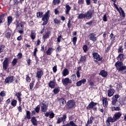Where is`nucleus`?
<instances>
[{
	"instance_id": "f257e3e1",
	"label": "nucleus",
	"mask_w": 126,
	"mask_h": 126,
	"mask_svg": "<svg viewBox=\"0 0 126 126\" xmlns=\"http://www.w3.org/2000/svg\"><path fill=\"white\" fill-rule=\"evenodd\" d=\"M26 22H20L19 24L18 22H17L16 24V29L18 30V33L20 34H23L24 33V25H26Z\"/></svg>"
},
{
	"instance_id": "f03ea898",
	"label": "nucleus",
	"mask_w": 126,
	"mask_h": 126,
	"mask_svg": "<svg viewBox=\"0 0 126 126\" xmlns=\"http://www.w3.org/2000/svg\"><path fill=\"white\" fill-rule=\"evenodd\" d=\"M115 66L118 71H123L126 69V66H124V63L122 62L118 61L115 63Z\"/></svg>"
},
{
	"instance_id": "7ed1b4c3",
	"label": "nucleus",
	"mask_w": 126,
	"mask_h": 126,
	"mask_svg": "<svg viewBox=\"0 0 126 126\" xmlns=\"http://www.w3.org/2000/svg\"><path fill=\"white\" fill-rule=\"evenodd\" d=\"M97 103L92 101L87 107V110H93V111H97Z\"/></svg>"
},
{
	"instance_id": "20e7f679",
	"label": "nucleus",
	"mask_w": 126,
	"mask_h": 126,
	"mask_svg": "<svg viewBox=\"0 0 126 126\" xmlns=\"http://www.w3.org/2000/svg\"><path fill=\"white\" fill-rule=\"evenodd\" d=\"M49 11H48L42 16V20L43 21L42 25H46L48 24V22L49 21Z\"/></svg>"
},
{
	"instance_id": "39448f33",
	"label": "nucleus",
	"mask_w": 126,
	"mask_h": 126,
	"mask_svg": "<svg viewBox=\"0 0 126 126\" xmlns=\"http://www.w3.org/2000/svg\"><path fill=\"white\" fill-rule=\"evenodd\" d=\"M66 114H64L63 115L62 117H58L57 119V121L56 124H60L61 123H63V124H64L65 123V121H66Z\"/></svg>"
},
{
	"instance_id": "423d86ee",
	"label": "nucleus",
	"mask_w": 126,
	"mask_h": 126,
	"mask_svg": "<svg viewBox=\"0 0 126 126\" xmlns=\"http://www.w3.org/2000/svg\"><path fill=\"white\" fill-rule=\"evenodd\" d=\"M62 83L64 86H67L69 84L72 83V81L68 78H65L62 79Z\"/></svg>"
},
{
	"instance_id": "0eeeda50",
	"label": "nucleus",
	"mask_w": 126,
	"mask_h": 126,
	"mask_svg": "<svg viewBox=\"0 0 126 126\" xmlns=\"http://www.w3.org/2000/svg\"><path fill=\"white\" fill-rule=\"evenodd\" d=\"M94 13V11L91 10H88L85 14L86 16V18L88 20H89L92 18L93 16V14Z\"/></svg>"
},
{
	"instance_id": "6e6552de",
	"label": "nucleus",
	"mask_w": 126,
	"mask_h": 126,
	"mask_svg": "<svg viewBox=\"0 0 126 126\" xmlns=\"http://www.w3.org/2000/svg\"><path fill=\"white\" fill-rule=\"evenodd\" d=\"M93 57L94 60H96L95 62H100L102 60V58L100 57V55L96 52H94L92 53Z\"/></svg>"
},
{
	"instance_id": "1a4fd4ad",
	"label": "nucleus",
	"mask_w": 126,
	"mask_h": 126,
	"mask_svg": "<svg viewBox=\"0 0 126 126\" xmlns=\"http://www.w3.org/2000/svg\"><path fill=\"white\" fill-rule=\"evenodd\" d=\"M74 105H75L74 101L72 100H69L67 102V103L66 104L67 106L66 107V109H67V110H69V109L73 108V107H74Z\"/></svg>"
},
{
	"instance_id": "9d476101",
	"label": "nucleus",
	"mask_w": 126,
	"mask_h": 126,
	"mask_svg": "<svg viewBox=\"0 0 126 126\" xmlns=\"http://www.w3.org/2000/svg\"><path fill=\"white\" fill-rule=\"evenodd\" d=\"M14 81V76H8L5 79L4 82L5 83L10 84L12 83Z\"/></svg>"
},
{
	"instance_id": "9b49d317",
	"label": "nucleus",
	"mask_w": 126,
	"mask_h": 126,
	"mask_svg": "<svg viewBox=\"0 0 126 126\" xmlns=\"http://www.w3.org/2000/svg\"><path fill=\"white\" fill-rule=\"evenodd\" d=\"M9 63L8 58H5L3 62V69H4V70L7 69V67L9 66Z\"/></svg>"
},
{
	"instance_id": "f8f14e48",
	"label": "nucleus",
	"mask_w": 126,
	"mask_h": 126,
	"mask_svg": "<svg viewBox=\"0 0 126 126\" xmlns=\"http://www.w3.org/2000/svg\"><path fill=\"white\" fill-rule=\"evenodd\" d=\"M89 39L93 42H96L97 41V37H96V34L95 33L92 32L90 33L88 36Z\"/></svg>"
},
{
	"instance_id": "ddd939ff",
	"label": "nucleus",
	"mask_w": 126,
	"mask_h": 126,
	"mask_svg": "<svg viewBox=\"0 0 126 126\" xmlns=\"http://www.w3.org/2000/svg\"><path fill=\"white\" fill-rule=\"evenodd\" d=\"M115 122L116 120L114 117L113 118L112 117H109L106 121V124H108V125L109 126V125H111L110 123H115Z\"/></svg>"
},
{
	"instance_id": "4468645a",
	"label": "nucleus",
	"mask_w": 126,
	"mask_h": 126,
	"mask_svg": "<svg viewBox=\"0 0 126 126\" xmlns=\"http://www.w3.org/2000/svg\"><path fill=\"white\" fill-rule=\"evenodd\" d=\"M50 36H51V32H47L45 34H43L42 39L44 40V41H46L47 39L50 38Z\"/></svg>"
},
{
	"instance_id": "2eb2a0df",
	"label": "nucleus",
	"mask_w": 126,
	"mask_h": 126,
	"mask_svg": "<svg viewBox=\"0 0 126 126\" xmlns=\"http://www.w3.org/2000/svg\"><path fill=\"white\" fill-rule=\"evenodd\" d=\"M115 90L114 89L110 88L109 90L107 91V96L108 97H112L115 94Z\"/></svg>"
},
{
	"instance_id": "dca6fc26",
	"label": "nucleus",
	"mask_w": 126,
	"mask_h": 126,
	"mask_svg": "<svg viewBox=\"0 0 126 126\" xmlns=\"http://www.w3.org/2000/svg\"><path fill=\"white\" fill-rule=\"evenodd\" d=\"M102 101L103 107L104 108H107L109 105L108 101H107V97H102Z\"/></svg>"
},
{
	"instance_id": "f3484780",
	"label": "nucleus",
	"mask_w": 126,
	"mask_h": 126,
	"mask_svg": "<svg viewBox=\"0 0 126 126\" xmlns=\"http://www.w3.org/2000/svg\"><path fill=\"white\" fill-rule=\"evenodd\" d=\"M121 117H122V113L121 112L116 113L113 116V118H114V120H115L116 122H117Z\"/></svg>"
},
{
	"instance_id": "a211bd4d",
	"label": "nucleus",
	"mask_w": 126,
	"mask_h": 126,
	"mask_svg": "<svg viewBox=\"0 0 126 126\" xmlns=\"http://www.w3.org/2000/svg\"><path fill=\"white\" fill-rule=\"evenodd\" d=\"M15 95L16 96L18 99V101H19V104H21V101L22 100V98H21V96H22L21 92H19L18 93H17Z\"/></svg>"
},
{
	"instance_id": "6ab92c4d",
	"label": "nucleus",
	"mask_w": 126,
	"mask_h": 126,
	"mask_svg": "<svg viewBox=\"0 0 126 126\" xmlns=\"http://www.w3.org/2000/svg\"><path fill=\"white\" fill-rule=\"evenodd\" d=\"M48 86L50 88H55L56 87V80L54 79L53 81H50L48 83Z\"/></svg>"
},
{
	"instance_id": "aec40b11",
	"label": "nucleus",
	"mask_w": 126,
	"mask_h": 126,
	"mask_svg": "<svg viewBox=\"0 0 126 126\" xmlns=\"http://www.w3.org/2000/svg\"><path fill=\"white\" fill-rule=\"evenodd\" d=\"M125 59H126V58L124 54H119L117 57V60L120 61V62H124Z\"/></svg>"
},
{
	"instance_id": "412c9836",
	"label": "nucleus",
	"mask_w": 126,
	"mask_h": 126,
	"mask_svg": "<svg viewBox=\"0 0 126 126\" xmlns=\"http://www.w3.org/2000/svg\"><path fill=\"white\" fill-rule=\"evenodd\" d=\"M7 26H9L11 23H12V21H13V19L12 18V17L11 16H8L7 17Z\"/></svg>"
},
{
	"instance_id": "4be33fe9",
	"label": "nucleus",
	"mask_w": 126,
	"mask_h": 126,
	"mask_svg": "<svg viewBox=\"0 0 126 126\" xmlns=\"http://www.w3.org/2000/svg\"><path fill=\"white\" fill-rule=\"evenodd\" d=\"M43 74H44V72L42 70L38 71L36 72V77L40 79L42 76H43Z\"/></svg>"
},
{
	"instance_id": "5701e85b",
	"label": "nucleus",
	"mask_w": 126,
	"mask_h": 126,
	"mask_svg": "<svg viewBox=\"0 0 126 126\" xmlns=\"http://www.w3.org/2000/svg\"><path fill=\"white\" fill-rule=\"evenodd\" d=\"M42 105H43L41 107V110L43 113H46L48 109V106L44 103H42Z\"/></svg>"
},
{
	"instance_id": "b1692460",
	"label": "nucleus",
	"mask_w": 126,
	"mask_h": 126,
	"mask_svg": "<svg viewBox=\"0 0 126 126\" xmlns=\"http://www.w3.org/2000/svg\"><path fill=\"white\" fill-rule=\"evenodd\" d=\"M86 82V80L85 79H83L80 81H79L78 82L76 83V85L77 86H81V85L83 84H85V83Z\"/></svg>"
},
{
	"instance_id": "393cba45",
	"label": "nucleus",
	"mask_w": 126,
	"mask_h": 126,
	"mask_svg": "<svg viewBox=\"0 0 126 126\" xmlns=\"http://www.w3.org/2000/svg\"><path fill=\"white\" fill-rule=\"evenodd\" d=\"M93 121H94V117L93 116H91L88 120L86 126H90V124H92L93 123Z\"/></svg>"
},
{
	"instance_id": "a878e982",
	"label": "nucleus",
	"mask_w": 126,
	"mask_h": 126,
	"mask_svg": "<svg viewBox=\"0 0 126 126\" xmlns=\"http://www.w3.org/2000/svg\"><path fill=\"white\" fill-rule=\"evenodd\" d=\"M71 9V7H70L69 5L66 4L65 5V12L66 14H69V11H70Z\"/></svg>"
},
{
	"instance_id": "bb28decb",
	"label": "nucleus",
	"mask_w": 126,
	"mask_h": 126,
	"mask_svg": "<svg viewBox=\"0 0 126 126\" xmlns=\"http://www.w3.org/2000/svg\"><path fill=\"white\" fill-rule=\"evenodd\" d=\"M99 75H101L102 77H106V76L108 75V73L105 70H102L100 72Z\"/></svg>"
},
{
	"instance_id": "cd10ccee",
	"label": "nucleus",
	"mask_w": 126,
	"mask_h": 126,
	"mask_svg": "<svg viewBox=\"0 0 126 126\" xmlns=\"http://www.w3.org/2000/svg\"><path fill=\"white\" fill-rule=\"evenodd\" d=\"M31 122L33 126H37L38 122H37V119H36V117H32L31 119Z\"/></svg>"
},
{
	"instance_id": "c85d7f7f",
	"label": "nucleus",
	"mask_w": 126,
	"mask_h": 126,
	"mask_svg": "<svg viewBox=\"0 0 126 126\" xmlns=\"http://www.w3.org/2000/svg\"><path fill=\"white\" fill-rule=\"evenodd\" d=\"M30 37L32 40H35L36 38V33L34 31H31Z\"/></svg>"
},
{
	"instance_id": "c756f323",
	"label": "nucleus",
	"mask_w": 126,
	"mask_h": 126,
	"mask_svg": "<svg viewBox=\"0 0 126 126\" xmlns=\"http://www.w3.org/2000/svg\"><path fill=\"white\" fill-rule=\"evenodd\" d=\"M53 51H54V48L52 47L49 48L46 51V55H47L48 56H51L52 55V53H53Z\"/></svg>"
},
{
	"instance_id": "7c9ffc66",
	"label": "nucleus",
	"mask_w": 126,
	"mask_h": 126,
	"mask_svg": "<svg viewBox=\"0 0 126 126\" xmlns=\"http://www.w3.org/2000/svg\"><path fill=\"white\" fill-rule=\"evenodd\" d=\"M26 116L25 119H28V120H30L31 119V113L28 110H26Z\"/></svg>"
},
{
	"instance_id": "2f4dec72",
	"label": "nucleus",
	"mask_w": 126,
	"mask_h": 126,
	"mask_svg": "<svg viewBox=\"0 0 126 126\" xmlns=\"http://www.w3.org/2000/svg\"><path fill=\"white\" fill-rule=\"evenodd\" d=\"M62 74L63 76H66L69 74V71L67 69H64L62 72Z\"/></svg>"
},
{
	"instance_id": "473e14b6",
	"label": "nucleus",
	"mask_w": 126,
	"mask_h": 126,
	"mask_svg": "<svg viewBox=\"0 0 126 126\" xmlns=\"http://www.w3.org/2000/svg\"><path fill=\"white\" fill-rule=\"evenodd\" d=\"M59 102H60V104L61 106H63V105H64L66 103L65 100L64 99L62 98L59 99Z\"/></svg>"
},
{
	"instance_id": "72a5a7b5",
	"label": "nucleus",
	"mask_w": 126,
	"mask_h": 126,
	"mask_svg": "<svg viewBox=\"0 0 126 126\" xmlns=\"http://www.w3.org/2000/svg\"><path fill=\"white\" fill-rule=\"evenodd\" d=\"M78 19H83V18H86L85 14L80 13L78 15L77 17Z\"/></svg>"
},
{
	"instance_id": "f704fd0d",
	"label": "nucleus",
	"mask_w": 126,
	"mask_h": 126,
	"mask_svg": "<svg viewBox=\"0 0 126 126\" xmlns=\"http://www.w3.org/2000/svg\"><path fill=\"white\" fill-rule=\"evenodd\" d=\"M11 105L13 106V107H16L17 105V100L16 99H13L11 100Z\"/></svg>"
},
{
	"instance_id": "c9c22d12",
	"label": "nucleus",
	"mask_w": 126,
	"mask_h": 126,
	"mask_svg": "<svg viewBox=\"0 0 126 126\" xmlns=\"http://www.w3.org/2000/svg\"><path fill=\"white\" fill-rule=\"evenodd\" d=\"M36 16L37 18H41L43 17V12H37L36 13Z\"/></svg>"
},
{
	"instance_id": "e433bc0d",
	"label": "nucleus",
	"mask_w": 126,
	"mask_h": 126,
	"mask_svg": "<svg viewBox=\"0 0 126 126\" xmlns=\"http://www.w3.org/2000/svg\"><path fill=\"white\" fill-rule=\"evenodd\" d=\"M61 3V0H53V4L54 5H59Z\"/></svg>"
},
{
	"instance_id": "4c0bfd02",
	"label": "nucleus",
	"mask_w": 126,
	"mask_h": 126,
	"mask_svg": "<svg viewBox=\"0 0 126 126\" xmlns=\"http://www.w3.org/2000/svg\"><path fill=\"white\" fill-rule=\"evenodd\" d=\"M5 36L6 38L8 39H10V37H11V32H8L5 34Z\"/></svg>"
},
{
	"instance_id": "58836bf2",
	"label": "nucleus",
	"mask_w": 126,
	"mask_h": 126,
	"mask_svg": "<svg viewBox=\"0 0 126 126\" xmlns=\"http://www.w3.org/2000/svg\"><path fill=\"white\" fill-rule=\"evenodd\" d=\"M118 53H124V48H123V45L119 46Z\"/></svg>"
},
{
	"instance_id": "ea45409f",
	"label": "nucleus",
	"mask_w": 126,
	"mask_h": 126,
	"mask_svg": "<svg viewBox=\"0 0 126 126\" xmlns=\"http://www.w3.org/2000/svg\"><path fill=\"white\" fill-rule=\"evenodd\" d=\"M17 61L18 60L17 59H14L12 62V64L13 66H15L16 65V63H17Z\"/></svg>"
},
{
	"instance_id": "a19ab883",
	"label": "nucleus",
	"mask_w": 126,
	"mask_h": 126,
	"mask_svg": "<svg viewBox=\"0 0 126 126\" xmlns=\"http://www.w3.org/2000/svg\"><path fill=\"white\" fill-rule=\"evenodd\" d=\"M119 10L121 11L120 13H121L123 17H126V15L125 14V11L123 10V8L120 7Z\"/></svg>"
},
{
	"instance_id": "79ce46f5",
	"label": "nucleus",
	"mask_w": 126,
	"mask_h": 126,
	"mask_svg": "<svg viewBox=\"0 0 126 126\" xmlns=\"http://www.w3.org/2000/svg\"><path fill=\"white\" fill-rule=\"evenodd\" d=\"M4 16H5V14H2V15H0V24L2 23V20H3Z\"/></svg>"
},
{
	"instance_id": "37998d69",
	"label": "nucleus",
	"mask_w": 126,
	"mask_h": 126,
	"mask_svg": "<svg viewBox=\"0 0 126 126\" xmlns=\"http://www.w3.org/2000/svg\"><path fill=\"white\" fill-rule=\"evenodd\" d=\"M77 41V37L76 36L74 37L72 39V42H73V44L74 46L76 44V41Z\"/></svg>"
},
{
	"instance_id": "c03bdc74",
	"label": "nucleus",
	"mask_w": 126,
	"mask_h": 126,
	"mask_svg": "<svg viewBox=\"0 0 126 126\" xmlns=\"http://www.w3.org/2000/svg\"><path fill=\"white\" fill-rule=\"evenodd\" d=\"M40 105H37V107L34 108V111L37 113V114H39L40 113Z\"/></svg>"
},
{
	"instance_id": "a18cd8bd",
	"label": "nucleus",
	"mask_w": 126,
	"mask_h": 126,
	"mask_svg": "<svg viewBox=\"0 0 126 126\" xmlns=\"http://www.w3.org/2000/svg\"><path fill=\"white\" fill-rule=\"evenodd\" d=\"M60 91V87L56 88L54 90L53 92L54 94H58Z\"/></svg>"
},
{
	"instance_id": "49530a36",
	"label": "nucleus",
	"mask_w": 126,
	"mask_h": 126,
	"mask_svg": "<svg viewBox=\"0 0 126 126\" xmlns=\"http://www.w3.org/2000/svg\"><path fill=\"white\" fill-rule=\"evenodd\" d=\"M34 83H35L34 80L32 81L31 83H30V88L31 90H32V89H33V87L34 86Z\"/></svg>"
},
{
	"instance_id": "de8ad7c7",
	"label": "nucleus",
	"mask_w": 126,
	"mask_h": 126,
	"mask_svg": "<svg viewBox=\"0 0 126 126\" xmlns=\"http://www.w3.org/2000/svg\"><path fill=\"white\" fill-rule=\"evenodd\" d=\"M67 124H68L69 126H77V125H76L75 123L72 121H70L69 123Z\"/></svg>"
},
{
	"instance_id": "09e8293b",
	"label": "nucleus",
	"mask_w": 126,
	"mask_h": 126,
	"mask_svg": "<svg viewBox=\"0 0 126 126\" xmlns=\"http://www.w3.org/2000/svg\"><path fill=\"white\" fill-rule=\"evenodd\" d=\"M71 79H72L73 81H76V75L75 74H73L71 76Z\"/></svg>"
},
{
	"instance_id": "8fccbe9b",
	"label": "nucleus",
	"mask_w": 126,
	"mask_h": 126,
	"mask_svg": "<svg viewBox=\"0 0 126 126\" xmlns=\"http://www.w3.org/2000/svg\"><path fill=\"white\" fill-rule=\"evenodd\" d=\"M4 48H5V46L3 44H2V45L0 46V54L1 53H2V52L3 51H4Z\"/></svg>"
},
{
	"instance_id": "3c124183",
	"label": "nucleus",
	"mask_w": 126,
	"mask_h": 126,
	"mask_svg": "<svg viewBox=\"0 0 126 126\" xmlns=\"http://www.w3.org/2000/svg\"><path fill=\"white\" fill-rule=\"evenodd\" d=\"M120 97V95L119 94H115L113 96V99L114 100H116V101H118V99H119V97Z\"/></svg>"
},
{
	"instance_id": "603ef678",
	"label": "nucleus",
	"mask_w": 126,
	"mask_h": 126,
	"mask_svg": "<svg viewBox=\"0 0 126 126\" xmlns=\"http://www.w3.org/2000/svg\"><path fill=\"white\" fill-rule=\"evenodd\" d=\"M80 62H82L83 63L86 62V57L85 56L82 57L80 60Z\"/></svg>"
},
{
	"instance_id": "864d4df0",
	"label": "nucleus",
	"mask_w": 126,
	"mask_h": 126,
	"mask_svg": "<svg viewBox=\"0 0 126 126\" xmlns=\"http://www.w3.org/2000/svg\"><path fill=\"white\" fill-rule=\"evenodd\" d=\"M37 52H38V49L37 48V47H35L33 51V57H37V54H36Z\"/></svg>"
},
{
	"instance_id": "5fc2aeb1",
	"label": "nucleus",
	"mask_w": 126,
	"mask_h": 126,
	"mask_svg": "<svg viewBox=\"0 0 126 126\" xmlns=\"http://www.w3.org/2000/svg\"><path fill=\"white\" fill-rule=\"evenodd\" d=\"M102 20H103L104 22H107V21H108V19L107 18V15H106V14L103 15V17H102Z\"/></svg>"
},
{
	"instance_id": "6e6d98bb",
	"label": "nucleus",
	"mask_w": 126,
	"mask_h": 126,
	"mask_svg": "<svg viewBox=\"0 0 126 126\" xmlns=\"http://www.w3.org/2000/svg\"><path fill=\"white\" fill-rule=\"evenodd\" d=\"M83 50L85 53H86V52H87V50H88V47H87V45H84L83 47Z\"/></svg>"
},
{
	"instance_id": "4d7b16f0",
	"label": "nucleus",
	"mask_w": 126,
	"mask_h": 126,
	"mask_svg": "<svg viewBox=\"0 0 126 126\" xmlns=\"http://www.w3.org/2000/svg\"><path fill=\"white\" fill-rule=\"evenodd\" d=\"M54 22L55 23V24H60V23H61V21L58 19H55Z\"/></svg>"
},
{
	"instance_id": "13d9d810",
	"label": "nucleus",
	"mask_w": 126,
	"mask_h": 126,
	"mask_svg": "<svg viewBox=\"0 0 126 126\" xmlns=\"http://www.w3.org/2000/svg\"><path fill=\"white\" fill-rule=\"evenodd\" d=\"M110 37L111 40H112V41H115V40H116V38L114 36V34L111 33Z\"/></svg>"
},
{
	"instance_id": "bf43d9fd",
	"label": "nucleus",
	"mask_w": 126,
	"mask_h": 126,
	"mask_svg": "<svg viewBox=\"0 0 126 126\" xmlns=\"http://www.w3.org/2000/svg\"><path fill=\"white\" fill-rule=\"evenodd\" d=\"M55 117V113L53 112H52L50 113L49 114V118L50 119H53V118Z\"/></svg>"
},
{
	"instance_id": "052dcab7",
	"label": "nucleus",
	"mask_w": 126,
	"mask_h": 126,
	"mask_svg": "<svg viewBox=\"0 0 126 126\" xmlns=\"http://www.w3.org/2000/svg\"><path fill=\"white\" fill-rule=\"evenodd\" d=\"M0 96H1V97H4V96H5V92L4 91H2L0 93Z\"/></svg>"
},
{
	"instance_id": "680f3d73",
	"label": "nucleus",
	"mask_w": 126,
	"mask_h": 126,
	"mask_svg": "<svg viewBox=\"0 0 126 126\" xmlns=\"http://www.w3.org/2000/svg\"><path fill=\"white\" fill-rule=\"evenodd\" d=\"M14 1V5H18V3L20 2V1H18V0H13Z\"/></svg>"
},
{
	"instance_id": "e2e57ef3",
	"label": "nucleus",
	"mask_w": 126,
	"mask_h": 126,
	"mask_svg": "<svg viewBox=\"0 0 126 126\" xmlns=\"http://www.w3.org/2000/svg\"><path fill=\"white\" fill-rule=\"evenodd\" d=\"M78 4L81 5L84 4V0H78Z\"/></svg>"
},
{
	"instance_id": "0e129e2a",
	"label": "nucleus",
	"mask_w": 126,
	"mask_h": 126,
	"mask_svg": "<svg viewBox=\"0 0 126 126\" xmlns=\"http://www.w3.org/2000/svg\"><path fill=\"white\" fill-rule=\"evenodd\" d=\"M118 102L116 99H114V98H112V101L111 102L112 105H116V103Z\"/></svg>"
},
{
	"instance_id": "69168bd1",
	"label": "nucleus",
	"mask_w": 126,
	"mask_h": 126,
	"mask_svg": "<svg viewBox=\"0 0 126 126\" xmlns=\"http://www.w3.org/2000/svg\"><path fill=\"white\" fill-rule=\"evenodd\" d=\"M53 72H54V73H56V72L58 71V68H57V65L54 66L53 67Z\"/></svg>"
},
{
	"instance_id": "338daca9",
	"label": "nucleus",
	"mask_w": 126,
	"mask_h": 126,
	"mask_svg": "<svg viewBox=\"0 0 126 126\" xmlns=\"http://www.w3.org/2000/svg\"><path fill=\"white\" fill-rule=\"evenodd\" d=\"M17 57L18 59L20 60V59H22V53H19L17 55Z\"/></svg>"
},
{
	"instance_id": "774afa93",
	"label": "nucleus",
	"mask_w": 126,
	"mask_h": 126,
	"mask_svg": "<svg viewBox=\"0 0 126 126\" xmlns=\"http://www.w3.org/2000/svg\"><path fill=\"white\" fill-rule=\"evenodd\" d=\"M17 109L20 113H22V107L21 106L18 107Z\"/></svg>"
}]
</instances>
